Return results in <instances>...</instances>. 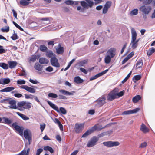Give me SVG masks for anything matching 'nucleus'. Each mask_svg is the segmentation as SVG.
I'll return each mask as SVG.
<instances>
[{"instance_id":"26","label":"nucleus","mask_w":155,"mask_h":155,"mask_svg":"<svg viewBox=\"0 0 155 155\" xmlns=\"http://www.w3.org/2000/svg\"><path fill=\"white\" fill-rule=\"evenodd\" d=\"M140 130L144 133L147 132L149 131L148 128L145 125L142 123L141 125V127L140 128Z\"/></svg>"},{"instance_id":"32","label":"nucleus","mask_w":155,"mask_h":155,"mask_svg":"<svg viewBox=\"0 0 155 155\" xmlns=\"http://www.w3.org/2000/svg\"><path fill=\"white\" fill-rule=\"evenodd\" d=\"M34 68L38 71H41L42 66L38 63H36L34 66Z\"/></svg>"},{"instance_id":"60","label":"nucleus","mask_w":155,"mask_h":155,"mask_svg":"<svg viewBox=\"0 0 155 155\" xmlns=\"http://www.w3.org/2000/svg\"><path fill=\"white\" fill-rule=\"evenodd\" d=\"M24 120H26L29 119V118L25 115L22 114L21 117Z\"/></svg>"},{"instance_id":"44","label":"nucleus","mask_w":155,"mask_h":155,"mask_svg":"<svg viewBox=\"0 0 155 155\" xmlns=\"http://www.w3.org/2000/svg\"><path fill=\"white\" fill-rule=\"evenodd\" d=\"M139 1H143V3L145 5L150 4L152 2V0H138Z\"/></svg>"},{"instance_id":"2","label":"nucleus","mask_w":155,"mask_h":155,"mask_svg":"<svg viewBox=\"0 0 155 155\" xmlns=\"http://www.w3.org/2000/svg\"><path fill=\"white\" fill-rule=\"evenodd\" d=\"M47 102L49 106L54 110L56 111L58 113L61 112L63 114H65L67 113V111L66 109L63 107H60L59 110L58 107L53 103L49 101H47Z\"/></svg>"},{"instance_id":"34","label":"nucleus","mask_w":155,"mask_h":155,"mask_svg":"<svg viewBox=\"0 0 155 155\" xmlns=\"http://www.w3.org/2000/svg\"><path fill=\"white\" fill-rule=\"evenodd\" d=\"M111 58L109 55H107L104 58L105 62L107 64L109 63L111 61Z\"/></svg>"},{"instance_id":"14","label":"nucleus","mask_w":155,"mask_h":155,"mask_svg":"<svg viewBox=\"0 0 155 155\" xmlns=\"http://www.w3.org/2000/svg\"><path fill=\"white\" fill-rule=\"evenodd\" d=\"M140 10L145 14H147L149 13L150 8L149 7L143 5L140 7Z\"/></svg>"},{"instance_id":"47","label":"nucleus","mask_w":155,"mask_h":155,"mask_svg":"<svg viewBox=\"0 0 155 155\" xmlns=\"http://www.w3.org/2000/svg\"><path fill=\"white\" fill-rule=\"evenodd\" d=\"M65 3L69 5H72L74 4V1L71 0H68L65 2Z\"/></svg>"},{"instance_id":"12","label":"nucleus","mask_w":155,"mask_h":155,"mask_svg":"<svg viewBox=\"0 0 155 155\" xmlns=\"http://www.w3.org/2000/svg\"><path fill=\"white\" fill-rule=\"evenodd\" d=\"M51 63L53 66L56 68H59L60 64L58 62V59L55 57H52L51 59Z\"/></svg>"},{"instance_id":"40","label":"nucleus","mask_w":155,"mask_h":155,"mask_svg":"<svg viewBox=\"0 0 155 155\" xmlns=\"http://www.w3.org/2000/svg\"><path fill=\"white\" fill-rule=\"evenodd\" d=\"M3 119L4 120L5 123L6 124H10L12 122V120L8 118L4 117Z\"/></svg>"},{"instance_id":"55","label":"nucleus","mask_w":155,"mask_h":155,"mask_svg":"<svg viewBox=\"0 0 155 155\" xmlns=\"http://www.w3.org/2000/svg\"><path fill=\"white\" fill-rule=\"evenodd\" d=\"M5 28H2L1 29V30L3 32H7L9 31V27L8 26H6L5 27Z\"/></svg>"},{"instance_id":"51","label":"nucleus","mask_w":155,"mask_h":155,"mask_svg":"<svg viewBox=\"0 0 155 155\" xmlns=\"http://www.w3.org/2000/svg\"><path fill=\"white\" fill-rule=\"evenodd\" d=\"M108 69H106L104 71H102V72H101L100 73H99L98 74H97L98 77L102 76V75H103L104 74H106L108 71Z\"/></svg>"},{"instance_id":"64","label":"nucleus","mask_w":155,"mask_h":155,"mask_svg":"<svg viewBox=\"0 0 155 155\" xmlns=\"http://www.w3.org/2000/svg\"><path fill=\"white\" fill-rule=\"evenodd\" d=\"M29 81L32 83H33L34 84H36L38 82L36 80H33L31 79H30L29 80Z\"/></svg>"},{"instance_id":"9","label":"nucleus","mask_w":155,"mask_h":155,"mask_svg":"<svg viewBox=\"0 0 155 155\" xmlns=\"http://www.w3.org/2000/svg\"><path fill=\"white\" fill-rule=\"evenodd\" d=\"M24 136L25 138L28 140L29 143L28 144L30 145L32 142L31 134L30 131L28 130H25L24 131Z\"/></svg>"},{"instance_id":"30","label":"nucleus","mask_w":155,"mask_h":155,"mask_svg":"<svg viewBox=\"0 0 155 155\" xmlns=\"http://www.w3.org/2000/svg\"><path fill=\"white\" fill-rule=\"evenodd\" d=\"M155 52V49L153 48H150L147 51V54L148 56H149L151 55Z\"/></svg>"},{"instance_id":"45","label":"nucleus","mask_w":155,"mask_h":155,"mask_svg":"<svg viewBox=\"0 0 155 155\" xmlns=\"http://www.w3.org/2000/svg\"><path fill=\"white\" fill-rule=\"evenodd\" d=\"M141 78V75H137L134 76L133 78V80L134 81L135 80L136 81H138L140 80Z\"/></svg>"},{"instance_id":"54","label":"nucleus","mask_w":155,"mask_h":155,"mask_svg":"<svg viewBox=\"0 0 155 155\" xmlns=\"http://www.w3.org/2000/svg\"><path fill=\"white\" fill-rule=\"evenodd\" d=\"M11 98L4 99L2 100V103L5 104H9V102L11 100Z\"/></svg>"},{"instance_id":"31","label":"nucleus","mask_w":155,"mask_h":155,"mask_svg":"<svg viewBox=\"0 0 155 155\" xmlns=\"http://www.w3.org/2000/svg\"><path fill=\"white\" fill-rule=\"evenodd\" d=\"M141 97L140 95H137L134 97L132 101L133 102L135 103L137 102L139 100L141 99Z\"/></svg>"},{"instance_id":"17","label":"nucleus","mask_w":155,"mask_h":155,"mask_svg":"<svg viewBox=\"0 0 155 155\" xmlns=\"http://www.w3.org/2000/svg\"><path fill=\"white\" fill-rule=\"evenodd\" d=\"M9 102V104H10V105L8 106L9 107L14 109H16L17 108L16 105V102L15 100H12L11 98L10 101Z\"/></svg>"},{"instance_id":"50","label":"nucleus","mask_w":155,"mask_h":155,"mask_svg":"<svg viewBox=\"0 0 155 155\" xmlns=\"http://www.w3.org/2000/svg\"><path fill=\"white\" fill-rule=\"evenodd\" d=\"M13 23L14 25L18 29L21 31H24L23 29L18 25L17 23L15 22L14 21L13 22Z\"/></svg>"},{"instance_id":"15","label":"nucleus","mask_w":155,"mask_h":155,"mask_svg":"<svg viewBox=\"0 0 155 155\" xmlns=\"http://www.w3.org/2000/svg\"><path fill=\"white\" fill-rule=\"evenodd\" d=\"M114 91L115 90H113L108 94L107 97V99L108 100L111 101L116 98V93H114Z\"/></svg>"},{"instance_id":"18","label":"nucleus","mask_w":155,"mask_h":155,"mask_svg":"<svg viewBox=\"0 0 155 155\" xmlns=\"http://www.w3.org/2000/svg\"><path fill=\"white\" fill-rule=\"evenodd\" d=\"M54 26V25H51L44 28L43 29L45 31H50L55 30L58 29L57 28H55Z\"/></svg>"},{"instance_id":"21","label":"nucleus","mask_w":155,"mask_h":155,"mask_svg":"<svg viewBox=\"0 0 155 155\" xmlns=\"http://www.w3.org/2000/svg\"><path fill=\"white\" fill-rule=\"evenodd\" d=\"M115 50L113 48H111L107 52V55H109L111 58H113L115 55Z\"/></svg>"},{"instance_id":"37","label":"nucleus","mask_w":155,"mask_h":155,"mask_svg":"<svg viewBox=\"0 0 155 155\" xmlns=\"http://www.w3.org/2000/svg\"><path fill=\"white\" fill-rule=\"evenodd\" d=\"M138 13V10L137 9H135L132 10L130 12V15L131 16L135 15Z\"/></svg>"},{"instance_id":"4","label":"nucleus","mask_w":155,"mask_h":155,"mask_svg":"<svg viewBox=\"0 0 155 155\" xmlns=\"http://www.w3.org/2000/svg\"><path fill=\"white\" fill-rule=\"evenodd\" d=\"M17 105L18 107H23V108L25 109H29L31 108L32 106L31 103L24 101L18 103Z\"/></svg>"},{"instance_id":"59","label":"nucleus","mask_w":155,"mask_h":155,"mask_svg":"<svg viewBox=\"0 0 155 155\" xmlns=\"http://www.w3.org/2000/svg\"><path fill=\"white\" fill-rule=\"evenodd\" d=\"M140 110V109L139 108H136L134 109L131 110V114H134V113H135L138 112Z\"/></svg>"},{"instance_id":"7","label":"nucleus","mask_w":155,"mask_h":155,"mask_svg":"<svg viewBox=\"0 0 155 155\" xmlns=\"http://www.w3.org/2000/svg\"><path fill=\"white\" fill-rule=\"evenodd\" d=\"M98 140V138L97 137H94L89 140L87 144V147H91L95 145Z\"/></svg>"},{"instance_id":"33","label":"nucleus","mask_w":155,"mask_h":155,"mask_svg":"<svg viewBox=\"0 0 155 155\" xmlns=\"http://www.w3.org/2000/svg\"><path fill=\"white\" fill-rule=\"evenodd\" d=\"M0 67L5 70L8 69L9 68L8 65L7 64L3 62L0 63Z\"/></svg>"},{"instance_id":"43","label":"nucleus","mask_w":155,"mask_h":155,"mask_svg":"<svg viewBox=\"0 0 155 155\" xmlns=\"http://www.w3.org/2000/svg\"><path fill=\"white\" fill-rule=\"evenodd\" d=\"M11 38L13 40H15L18 39V38L17 34L15 33V31H14V34Z\"/></svg>"},{"instance_id":"46","label":"nucleus","mask_w":155,"mask_h":155,"mask_svg":"<svg viewBox=\"0 0 155 155\" xmlns=\"http://www.w3.org/2000/svg\"><path fill=\"white\" fill-rule=\"evenodd\" d=\"M53 55V53L51 51H49L46 52V55L47 57L51 58Z\"/></svg>"},{"instance_id":"36","label":"nucleus","mask_w":155,"mask_h":155,"mask_svg":"<svg viewBox=\"0 0 155 155\" xmlns=\"http://www.w3.org/2000/svg\"><path fill=\"white\" fill-rule=\"evenodd\" d=\"M20 4L23 6H26L29 4V2L26 0H21L20 2Z\"/></svg>"},{"instance_id":"56","label":"nucleus","mask_w":155,"mask_h":155,"mask_svg":"<svg viewBox=\"0 0 155 155\" xmlns=\"http://www.w3.org/2000/svg\"><path fill=\"white\" fill-rule=\"evenodd\" d=\"M43 150L42 148H39L37 150L36 155H40V154L43 151Z\"/></svg>"},{"instance_id":"62","label":"nucleus","mask_w":155,"mask_h":155,"mask_svg":"<svg viewBox=\"0 0 155 155\" xmlns=\"http://www.w3.org/2000/svg\"><path fill=\"white\" fill-rule=\"evenodd\" d=\"M80 70L82 72H83L84 74H86L88 72V71L84 68H80Z\"/></svg>"},{"instance_id":"29","label":"nucleus","mask_w":155,"mask_h":155,"mask_svg":"<svg viewBox=\"0 0 155 155\" xmlns=\"http://www.w3.org/2000/svg\"><path fill=\"white\" fill-rule=\"evenodd\" d=\"M143 65V63L142 60H140L137 62L136 69H138L141 68Z\"/></svg>"},{"instance_id":"5","label":"nucleus","mask_w":155,"mask_h":155,"mask_svg":"<svg viewBox=\"0 0 155 155\" xmlns=\"http://www.w3.org/2000/svg\"><path fill=\"white\" fill-rule=\"evenodd\" d=\"M17 122L13 123L11 125V127H14L16 131L21 136L23 135V129L22 127H21L20 126L17 125Z\"/></svg>"},{"instance_id":"53","label":"nucleus","mask_w":155,"mask_h":155,"mask_svg":"<svg viewBox=\"0 0 155 155\" xmlns=\"http://www.w3.org/2000/svg\"><path fill=\"white\" fill-rule=\"evenodd\" d=\"M124 92L125 91L124 90H123L117 94L116 93V96H117L118 97H121L124 95Z\"/></svg>"},{"instance_id":"49","label":"nucleus","mask_w":155,"mask_h":155,"mask_svg":"<svg viewBox=\"0 0 155 155\" xmlns=\"http://www.w3.org/2000/svg\"><path fill=\"white\" fill-rule=\"evenodd\" d=\"M48 96L51 97L56 98L58 97V95L56 94L53 93H50L48 94Z\"/></svg>"},{"instance_id":"25","label":"nucleus","mask_w":155,"mask_h":155,"mask_svg":"<svg viewBox=\"0 0 155 155\" xmlns=\"http://www.w3.org/2000/svg\"><path fill=\"white\" fill-rule=\"evenodd\" d=\"M59 92L61 93V94L66 95H73V93L69 92L68 91H67L63 89L60 90H59Z\"/></svg>"},{"instance_id":"48","label":"nucleus","mask_w":155,"mask_h":155,"mask_svg":"<svg viewBox=\"0 0 155 155\" xmlns=\"http://www.w3.org/2000/svg\"><path fill=\"white\" fill-rule=\"evenodd\" d=\"M132 72L130 71L129 73L127 75L126 77L122 81V83H124L125 82L127 79L129 78Z\"/></svg>"},{"instance_id":"23","label":"nucleus","mask_w":155,"mask_h":155,"mask_svg":"<svg viewBox=\"0 0 155 155\" xmlns=\"http://www.w3.org/2000/svg\"><path fill=\"white\" fill-rule=\"evenodd\" d=\"M39 63L41 64H47L49 62V60L45 58L42 57L39 59Z\"/></svg>"},{"instance_id":"22","label":"nucleus","mask_w":155,"mask_h":155,"mask_svg":"<svg viewBox=\"0 0 155 155\" xmlns=\"http://www.w3.org/2000/svg\"><path fill=\"white\" fill-rule=\"evenodd\" d=\"M39 58V56L38 55H32L30 58L29 62L31 63V62H34L36 59H38Z\"/></svg>"},{"instance_id":"52","label":"nucleus","mask_w":155,"mask_h":155,"mask_svg":"<svg viewBox=\"0 0 155 155\" xmlns=\"http://www.w3.org/2000/svg\"><path fill=\"white\" fill-rule=\"evenodd\" d=\"M17 83L19 84H25V81L24 80H18L17 81Z\"/></svg>"},{"instance_id":"35","label":"nucleus","mask_w":155,"mask_h":155,"mask_svg":"<svg viewBox=\"0 0 155 155\" xmlns=\"http://www.w3.org/2000/svg\"><path fill=\"white\" fill-rule=\"evenodd\" d=\"M44 150L45 151H49L52 153L54 152V150L52 148L49 146H46L44 147Z\"/></svg>"},{"instance_id":"3","label":"nucleus","mask_w":155,"mask_h":155,"mask_svg":"<svg viewBox=\"0 0 155 155\" xmlns=\"http://www.w3.org/2000/svg\"><path fill=\"white\" fill-rule=\"evenodd\" d=\"M85 1L86 2L84 1L80 2L81 5L84 8L88 9L89 8L92 7L94 5L92 0H85Z\"/></svg>"},{"instance_id":"39","label":"nucleus","mask_w":155,"mask_h":155,"mask_svg":"<svg viewBox=\"0 0 155 155\" xmlns=\"http://www.w3.org/2000/svg\"><path fill=\"white\" fill-rule=\"evenodd\" d=\"M87 61L86 60H84L79 61L78 64V65L80 66H84V65L87 63Z\"/></svg>"},{"instance_id":"27","label":"nucleus","mask_w":155,"mask_h":155,"mask_svg":"<svg viewBox=\"0 0 155 155\" xmlns=\"http://www.w3.org/2000/svg\"><path fill=\"white\" fill-rule=\"evenodd\" d=\"M51 19V18H43L41 19V20L43 21V23L48 24L50 23V19Z\"/></svg>"},{"instance_id":"1","label":"nucleus","mask_w":155,"mask_h":155,"mask_svg":"<svg viewBox=\"0 0 155 155\" xmlns=\"http://www.w3.org/2000/svg\"><path fill=\"white\" fill-rule=\"evenodd\" d=\"M131 40L130 45L133 49H135L138 46V44L136 41L137 38V34L135 29L133 28H131Z\"/></svg>"},{"instance_id":"19","label":"nucleus","mask_w":155,"mask_h":155,"mask_svg":"<svg viewBox=\"0 0 155 155\" xmlns=\"http://www.w3.org/2000/svg\"><path fill=\"white\" fill-rule=\"evenodd\" d=\"M8 66L10 69L14 68L17 65V62L16 61H8Z\"/></svg>"},{"instance_id":"63","label":"nucleus","mask_w":155,"mask_h":155,"mask_svg":"<svg viewBox=\"0 0 155 155\" xmlns=\"http://www.w3.org/2000/svg\"><path fill=\"white\" fill-rule=\"evenodd\" d=\"M127 45V43H125L124 44V45L121 51V54H122L124 52V49H125Z\"/></svg>"},{"instance_id":"11","label":"nucleus","mask_w":155,"mask_h":155,"mask_svg":"<svg viewBox=\"0 0 155 155\" xmlns=\"http://www.w3.org/2000/svg\"><path fill=\"white\" fill-rule=\"evenodd\" d=\"M105 97L104 96H102L99 98L96 101L97 103L96 106L98 107L102 106L105 103Z\"/></svg>"},{"instance_id":"42","label":"nucleus","mask_w":155,"mask_h":155,"mask_svg":"<svg viewBox=\"0 0 155 155\" xmlns=\"http://www.w3.org/2000/svg\"><path fill=\"white\" fill-rule=\"evenodd\" d=\"M111 5V2L107 1L104 5V7L108 9L110 8Z\"/></svg>"},{"instance_id":"41","label":"nucleus","mask_w":155,"mask_h":155,"mask_svg":"<svg viewBox=\"0 0 155 155\" xmlns=\"http://www.w3.org/2000/svg\"><path fill=\"white\" fill-rule=\"evenodd\" d=\"M111 5V2L107 1L104 5V7L108 9L110 8Z\"/></svg>"},{"instance_id":"58","label":"nucleus","mask_w":155,"mask_h":155,"mask_svg":"<svg viewBox=\"0 0 155 155\" xmlns=\"http://www.w3.org/2000/svg\"><path fill=\"white\" fill-rule=\"evenodd\" d=\"M131 114V110H128L127 111H125L123 112L122 114L123 115H128L130 114Z\"/></svg>"},{"instance_id":"20","label":"nucleus","mask_w":155,"mask_h":155,"mask_svg":"<svg viewBox=\"0 0 155 155\" xmlns=\"http://www.w3.org/2000/svg\"><path fill=\"white\" fill-rule=\"evenodd\" d=\"M15 89L13 87H8L0 90L1 92H10Z\"/></svg>"},{"instance_id":"16","label":"nucleus","mask_w":155,"mask_h":155,"mask_svg":"<svg viewBox=\"0 0 155 155\" xmlns=\"http://www.w3.org/2000/svg\"><path fill=\"white\" fill-rule=\"evenodd\" d=\"M10 82V80L8 78H2L0 79V84L4 85L9 84Z\"/></svg>"},{"instance_id":"28","label":"nucleus","mask_w":155,"mask_h":155,"mask_svg":"<svg viewBox=\"0 0 155 155\" xmlns=\"http://www.w3.org/2000/svg\"><path fill=\"white\" fill-rule=\"evenodd\" d=\"M83 81V80L79 76H77L74 78V81L77 84L81 83Z\"/></svg>"},{"instance_id":"38","label":"nucleus","mask_w":155,"mask_h":155,"mask_svg":"<svg viewBox=\"0 0 155 155\" xmlns=\"http://www.w3.org/2000/svg\"><path fill=\"white\" fill-rule=\"evenodd\" d=\"M39 48L40 50L42 52H45L48 49L44 45H41Z\"/></svg>"},{"instance_id":"24","label":"nucleus","mask_w":155,"mask_h":155,"mask_svg":"<svg viewBox=\"0 0 155 155\" xmlns=\"http://www.w3.org/2000/svg\"><path fill=\"white\" fill-rule=\"evenodd\" d=\"M58 47L56 48V52L58 54H62L64 52V48L61 46V45L59 44L58 45Z\"/></svg>"},{"instance_id":"6","label":"nucleus","mask_w":155,"mask_h":155,"mask_svg":"<svg viewBox=\"0 0 155 155\" xmlns=\"http://www.w3.org/2000/svg\"><path fill=\"white\" fill-rule=\"evenodd\" d=\"M103 144L107 147H112L119 146L120 143L118 141H108L103 142Z\"/></svg>"},{"instance_id":"57","label":"nucleus","mask_w":155,"mask_h":155,"mask_svg":"<svg viewBox=\"0 0 155 155\" xmlns=\"http://www.w3.org/2000/svg\"><path fill=\"white\" fill-rule=\"evenodd\" d=\"M147 145V143L146 142H144L141 143L140 145V146L139 147L140 148H144L146 147Z\"/></svg>"},{"instance_id":"10","label":"nucleus","mask_w":155,"mask_h":155,"mask_svg":"<svg viewBox=\"0 0 155 155\" xmlns=\"http://www.w3.org/2000/svg\"><path fill=\"white\" fill-rule=\"evenodd\" d=\"M98 127L96 126H94L91 129L87 130L82 136V137H86L94 131L97 130Z\"/></svg>"},{"instance_id":"61","label":"nucleus","mask_w":155,"mask_h":155,"mask_svg":"<svg viewBox=\"0 0 155 155\" xmlns=\"http://www.w3.org/2000/svg\"><path fill=\"white\" fill-rule=\"evenodd\" d=\"M45 70L48 72H51L53 71V68L51 66H49L46 68Z\"/></svg>"},{"instance_id":"13","label":"nucleus","mask_w":155,"mask_h":155,"mask_svg":"<svg viewBox=\"0 0 155 155\" xmlns=\"http://www.w3.org/2000/svg\"><path fill=\"white\" fill-rule=\"evenodd\" d=\"M20 87L21 88L24 89L30 93H34L36 92L35 89L26 85H21Z\"/></svg>"},{"instance_id":"8","label":"nucleus","mask_w":155,"mask_h":155,"mask_svg":"<svg viewBox=\"0 0 155 155\" xmlns=\"http://www.w3.org/2000/svg\"><path fill=\"white\" fill-rule=\"evenodd\" d=\"M84 126V123H76L75 125V131L76 133H81L83 129Z\"/></svg>"}]
</instances>
